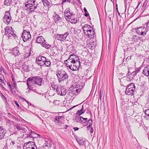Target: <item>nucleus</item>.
Segmentation results:
<instances>
[{"label": "nucleus", "instance_id": "obj_35", "mask_svg": "<svg viewBox=\"0 0 149 149\" xmlns=\"http://www.w3.org/2000/svg\"><path fill=\"white\" fill-rule=\"evenodd\" d=\"M44 65L47 67H49L51 65V62L48 59L46 58V61H45Z\"/></svg>", "mask_w": 149, "mask_h": 149}, {"label": "nucleus", "instance_id": "obj_32", "mask_svg": "<svg viewBox=\"0 0 149 149\" xmlns=\"http://www.w3.org/2000/svg\"><path fill=\"white\" fill-rule=\"evenodd\" d=\"M51 87L53 90L56 91V92L57 91V89L58 88V85H56L54 83H53L51 85Z\"/></svg>", "mask_w": 149, "mask_h": 149}, {"label": "nucleus", "instance_id": "obj_55", "mask_svg": "<svg viewBox=\"0 0 149 149\" xmlns=\"http://www.w3.org/2000/svg\"><path fill=\"white\" fill-rule=\"evenodd\" d=\"M45 146L46 147H47L49 146V143H48V142L47 141H45Z\"/></svg>", "mask_w": 149, "mask_h": 149}, {"label": "nucleus", "instance_id": "obj_23", "mask_svg": "<svg viewBox=\"0 0 149 149\" xmlns=\"http://www.w3.org/2000/svg\"><path fill=\"white\" fill-rule=\"evenodd\" d=\"M72 89L69 90V93H71L72 94H75L76 93H78L80 91V89H78L76 87H72Z\"/></svg>", "mask_w": 149, "mask_h": 149}, {"label": "nucleus", "instance_id": "obj_20", "mask_svg": "<svg viewBox=\"0 0 149 149\" xmlns=\"http://www.w3.org/2000/svg\"><path fill=\"white\" fill-rule=\"evenodd\" d=\"M82 28L84 34L89 31V30L93 29V28L91 26L87 24H85L82 27Z\"/></svg>", "mask_w": 149, "mask_h": 149}, {"label": "nucleus", "instance_id": "obj_64", "mask_svg": "<svg viewBox=\"0 0 149 149\" xmlns=\"http://www.w3.org/2000/svg\"><path fill=\"white\" fill-rule=\"evenodd\" d=\"M146 26L148 27H149V21L146 24Z\"/></svg>", "mask_w": 149, "mask_h": 149}, {"label": "nucleus", "instance_id": "obj_4", "mask_svg": "<svg viewBox=\"0 0 149 149\" xmlns=\"http://www.w3.org/2000/svg\"><path fill=\"white\" fill-rule=\"evenodd\" d=\"M36 42L40 43L42 46L46 49H48L51 47V45L46 43L47 42L42 36H38L37 38Z\"/></svg>", "mask_w": 149, "mask_h": 149}, {"label": "nucleus", "instance_id": "obj_10", "mask_svg": "<svg viewBox=\"0 0 149 149\" xmlns=\"http://www.w3.org/2000/svg\"><path fill=\"white\" fill-rule=\"evenodd\" d=\"M66 89L65 86H59L56 92L57 93L60 95L63 96L66 93Z\"/></svg>", "mask_w": 149, "mask_h": 149}, {"label": "nucleus", "instance_id": "obj_51", "mask_svg": "<svg viewBox=\"0 0 149 149\" xmlns=\"http://www.w3.org/2000/svg\"><path fill=\"white\" fill-rule=\"evenodd\" d=\"M2 71L4 73L5 69L2 66H0V72H2Z\"/></svg>", "mask_w": 149, "mask_h": 149}, {"label": "nucleus", "instance_id": "obj_38", "mask_svg": "<svg viewBox=\"0 0 149 149\" xmlns=\"http://www.w3.org/2000/svg\"><path fill=\"white\" fill-rule=\"evenodd\" d=\"M23 70L26 72L28 70V66L25 64H23L22 65Z\"/></svg>", "mask_w": 149, "mask_h": 149}, {"label": "nucleus", "instance_id": "obj_61", "mask_svg": "<svg viewBox=\"0 0 149 149\" xmlns=\"http://www.w3.org/2000/svg\"><path fill=\"white\" fill-rule=\"evenodd\" d=\"M84 10L85 13H88L87 11L86 8L84 7Z\"/></svg>", "mask_w": 149, "mask_h": 149}, {"label": "nucleus", "instance_id": "obj_30", "mask_svg": "<svg viewBox=\"0 0 149 149\" xmlns=\"http://www.w3.org/2000/svg\"><path fill=\"white\" fill-rule=\"evenodd\" d=\"M92 124L93 120L92 119H89L88 120V123H87L86 125H85V126L88 125V126L87 127V128L88 130H89L90 129V127H91V126H92Z\"/></svg>", "mask_w": 149, "mask_h": 149}, {"label": "nucleus", "instance_id": "obj_49", "mask_svg": "<svg viewBox=\"0 0 149 149\" xmlns=\"http://www.w3.org/2000/svg\"><path fill=\"white\" fill-rule=\"evenodd\" d=\"M145 113L147 116L149 117V109L146 110Z\"/></svg>", "mask_w": 149, "mask_h": 149}, {"label": "nucleus", "instance_id": "obj_40", "mask_svg": "<svg viewBox=\"0 0 149 149\" xmlns=\"http://www.w3.org/2000/svg\"><path fill=\"white\" fill-rule=\"evenodd\" d=\"M69 22L71 23L75 24L77 23V19L74 18L70 19Z\"/></svg>", "mask_w": 149, "mask_h": 149}, {"label": "nucleus", "instance_id": "obj_19", "mask_svg": "<svg viewBox=\"0 0 149 149\" xmlns=\"http://www.w3.org/2000/svg\"><path fill=\"white\" fill-rule=\"evenodd\" d=\"M85 34L87 36L88 38H92L94 37L95 33L93 29L87 32Z\"/></svg>", "mask_w": 149, "mask_h": 149}, {"label": "nucleus", "instance_id": "obj_47", "mask_svg": "<svg viewBox=\"0 0 149 149\" xmlns=\"http://www.w3.org/2000/svg\"><path fill=\"white\" fill-rule=\"evenodd\" d=\"M81 118H82V119L83 120H82V123H85L87 122V118H83V117L81 116Z\"/></svg>", "mask_w": 149, "mask_h": 149}, {"label": "nucleus", "instance_id": "obj_50", "mask_svg": "<svg viewBox=\"0 0 149 149\" xmlns=\"http://www.w3.org/2000/svg\"><path fill=\"white\" fill-rule=\"evenodd\" d=\"M3 77L2 75L1 74H0V81L3 83Z\"/></svg>", "mask_w": 149, "mask_h": 149}, {"label": "nucleus", "instance_id": "obj_43", "mask_svg": "<svg viewBox=\"0 0 149 149\" xmlns=\"http://www.w3.org/2000/svg\"><path fill=\"white\" fill-rule=\"evenodd\" d=\"M75 119L76 120V122H79L80 123H82V118H81V116L80 117L78 118H75Z\"/></svg>", "mask_w": 149, "mask_h": 149}, {"label": "nucleus", "instance_id": "obj_25", "mask_svg": "<svg viewBox=\"0 0 149 149\" xmlns=\"http://www.w3.org/2000/svg\"><path fill=\"white\" fill-rule=\"evenodd\" d=\"M72 87H76L78 89H80V91H81V89L83 88V86L79 82H76L74 83L72 85Z\"/></svg>", "mask_w": 149, "mask_h": 149}, {"label": "nucleus", "instance_id": "obj_33", "mask_svg": "<svg viewBox=\"0 0 149 149\" xmlns=\"http://www.w3.org/2000/svg\"><path fill=\"white\" fill-rule=\"evenodd\" d=\"M141 38L139 37H138L136 36H133L131 38L132 40L134 42H137L138 40H140Z\"/></svg>", "mask_w": 149, "mask_h": 149}, {"label": "nucleus", "instance_id": "obj_39", "mask_svg": "<svg viewBox=\"0 0 149 149\" xmlns=\"http://www.w3.org/2000/svg\"><path fill=\"white\" fill-rule=\"evenodd\" d=\"M8 115H9V116L10 117V118H12L13 120H18V118H17L15 116H14L12 114L9 113H8Z\"/></svg>", "mask_w": 149, "mask_h": 149}, {"label": "nucleus", "instance_id": "obj_52", "mask_svg": "<svg viewBox=\"0 0 149 149\" xmlns=\"http://www.w3.org/2000/svg\"><path fill=\"white\" fill-rule=\"evenodd\" d=\"M89 130H90V132L91 134L93 133V130L92 126H91V127H90V129Z\"/></svg>", "mask_w": 149, "mask_h": 149}, {"label": "nucleus", "instance_id": "obj_48", "mask_svg": "<svg viewBox=\"0 0 149 149\" xmlns=\"http://www.w3.org/2000/svg\"><path fill=\"white\" fill-rule=\"evenodd\" d=\"M141 3V2H138V4L137 6L136 7V9H135V10H134V11H136V12H137L138 10H139V9H138V7L139 6V5H140V4Z\"/></svg>", "mask_w": 149, "mask_h": 149}, {"label": "nucleus", "instance_id": "obj_37", "mask_svg": "<svg viewBox=\"0 0 149 149\" xmlns=\"http://www.w3.org/2000/svg\"><path fill=\"white\" fill-rule=\"evenodd\" d=\"M122 104L121 107L123 110L125 111L127 110L128 109V107H127V104H124L123 103Z\"/></svg>", "mask_w": 149, "mask_h": 149}, {"label": "nucleus", "instance_id": "obj_58", "mask_svg": "<svg viewBox=\"0 0 149 149\" xmlns=\"http://www.w3.org/2000/svg\"><path fill=\"white\" fill-rule=\"evenodd\" d=\"M78 64H79L78 62L76 61L73 64V65H74V66H75L76 65H78Z\"/></svg>", "mask_w": 149, "mask_h": 149}, {"label": "nucleus", "instance_id": "obj_8", "mask_svg": "<svg viewBox=\"0 0 149 149\" xmlns=\"http://www.w3.org/2000/svg\"><path fill=\"white\" fill-rule=\"evenodd\" d=\"M46 61L45 57L42 56H39L36 58L35 62L36 64L41 66L44 65L45 61Z\"/></svg>", "mask_w": 149, "mask_h": 149}, {"label": "nucleus", "instance_id": "obj_41", "mask_svg": "<svg viewBox=\"0 0 149 149\" xmlns=\"http://www.w3.org/2000/svg\"><path fill=\"white\" fill-rule=\"evenodd\" d=\"M62 116H56L55 118V120L56 121V123H59L60 122V121H59V120L62 118Z\"/></svg>", "mask_w": 149, "mask_h": 149}, {"label": "nucleus", "instance_id": "obj_18", "mask_svg": "<svg viewBox=\"0 0 149 149\" xmlns=\"http://www.w3.org/2000/svg\"><path fill=\"white\" fill-rule=\"evenodd\" d=\"M12 53L15 56L20 55L21 53L19 47H16L13 48L12 50Z\"/></svg>", "mask_w": 149, "mask_h": 149}, {"label": "nucleus", "instance_id": "obj_54", "mask_svg": "<svg viewBox=\"0 0 149 149\" xmlns=\"http://www.w3.org/2000/svg\"><path fill=\"white\" fill-rule=\"evenodd\" d=\"M66 1H68L70 3L71 2V0H63L62 4H63L64 3H65Z\"/></svg>", "mask_w": 149, "mask_h": 149}, {"label": "nucleus", "instance_id": "obj_13", "mask_svg": "<svg viewBox=\"0 0 149 149\" xmlns=\"http://www.w3.org/2000/svg\"><path fill=\"white\" fill-rule=\"evenodd\" d=\"M26 81L27 86L29 87L34 86L36 84L34 77L28 78Z\"/></svg>", "mask_w": 149, "mask_h": 149}, {"label": "nucleus", "instance_id": "obj_29", "mask_svg": "<svg viewBox=\"0 0 149 149\" xmlns=\"http://www.w3.org/2000/svg\"><path fill=\"white\" fill-rule=\"evenodd\" d=\"M54 19L55 23L57 22H60L61 21V18L58 15H55L54 17Z\"/></svg>", "mask_w": 149, "mask_h": 149}, {"label": "nucleus", "instance_id": "obj_62", "mask_svg": "<svg viewBox=\"0 0 149 149\" xmlns=\"http://www.w3.org/2000/svg\"><path fill=\"white\" fill-rule=\"evenodd\" d=\"M84 15L86 17H88L89 15V14L88 13H85L84 14Z\"/></svg>", "mask_w": 149, "mask_h": 149}, {"label": "nucleus", "instance_id": "obj_42", "mask_svg": "<svg viewBox=\"0 0 149 149\" xmlns=\"http://www.w3.org/2000/svg\"><path fill=\"white\" fill-rule=\"evenodd\" d=\"M33 86L32 87H28L27 89H28L29 90V92L30 91H32L34 92L37 93V90L36 89H34L33 88Z\"/></svg>", "mask_w": 149, "mask_h": 149}, {"label": "nucleus", "instance_id": "obj_45", "mask_svg": "<svg viewBox=\"0 0 149 149\" xmlns=\"http://www.w3.org/2000/svg\"><path fill=\"white\" fill-rule=\"evenodd\" d=\"M85 110L84 111H82L81 110H80L77 111L76 113V114L79 115H80L81 114L84 113V112Z\"/></svg>", "mask_w": 149, "mask_h": 149}, {"label": "nucleus", "instance_id": "obj_56", "mask_svg": "<svg viewBox=\"0 0 149 149\" xmlns=\"http://www.w3.org/2000/svg\"><path fill=\"white\" fill-rule=\"evenodd\" d=\"M102 92L100 90V98L101 99L102 97Z\"/></svg>", "mask_w": 149, "mask_h": 149}, {"label": "nucleus", "instance_id": "obj_57", "mask_svg": "<svg viewBox=\"0 0 149 149\" xmlns=\"http://www.w3.org/2000/svg\"><path fill=\"white\" fill-rule=\"evenodd\" d=\"M15 104L19 107H19V105L18 103L16 101H15L14 102Z\"/></svg>", "mask_w": 149, "mask_h": 149}, {"label": "nucleus", "instance_id": "obj_21", "mask_svg": "<svg viewBox=\"0 0 149 149\" xmlns=\"http://www.w3.org/2000/svg\"><path fill=\"white\" fill-rule=\"evenodd\" d=\"M41 3H40L39 4H36L35 6H34V8H32V10L34 11L35 10V11L37 13L41 12L42 11L41 8L42 7H40V4Z\"/></svg>", "mask_w": 149, "mask_h": 149}, {"label": "nucleus", "instance_id": "obj_17", "mask_svg": "<svg viewBox=\"0 0 149 149\" xmlns=\"http://www.w3.org/2000/svg\"><path fill=\"white\" fill-rule=\"evenodd\" d=\"M76 61L74 60H73L70 59V58H68L67 60H66L64 61V63L69 68L70 66H72V64H73Z\"/></svg>", "mask_w": 149, "mask_h": 149}, {"label": "nucleus", "instance_id": "obj_2", "mask_svg": "<svg viewBox=\"0 0 149 149\" xmlns=\"http://www.w3.org/2000/svg\"><path fill=\"white\" fill-rule=\"evenodd\" d=\"M56 75L59 83L65 81L68 78V74L65 71L62 70L58 71Z\"/></svg>", "mask_w": 149, "mask_h": 149}, {"label": "nucleus", "instance_id": "obj_24", "mask_svg": "<svg viewBox=\"0 0 149 149\" xmlns=\"http://www.w3.org/2000/svg\"><path fill=\"white\" fill-rule=\"evenodd\" d=\"M143 73L145 76H149V65H147L144 67L143 70Z\"/></svg>", "mask_w": 149, "mask_h": 149}, {"label": "nucleus", "instance_id": "obj_7", "mask_svg": "<svg viewBox=\"0 0 149 149\" xmlns=\"http://www.w3.org/2000/svg\"><path fill=\"white\" fill-rule=\"evenodd\" d=\"M22 37L23 40L24 42L30 40L31 39V35L29 31H27L25 30H24L22 35Z\"/></svg>", "mask_w": 149, "mask_h": 149}, {"label": "nucleus", "instance_id": "obj_36", "mask_svg": "<svg viewBox=\"0 0 149 149\" xmlns=\"http://www.w3.org/2000/svg\"><path fill=\"white\" fill-rule=\"evenodd\" d=\"M136 75L135 72H132L130 74L128 75V77L130 79H134L135 76Z\"/></svg>", "mask_w": 149, "mask_h": 149}, {"label": "nucleus", "instance_id": "obj_3", "mask_svg": "<svg viewBox=\"0 0 149 149\" xmlns=\"http://www.w3.org/2000/svg\"><path fill=\"white\" fill-rule=\"evenodd\" d=\"M135 90L134 84L131 83L127 85L126 88L125 94L128 95H133Z\"/></svg>", "mask_w": 149, "mask_h": 149}, {"label": "nucleus", "instance_id": "obj_60", "mask_svg": "<svg viewBox=\"0 0 149 149\" xmlns=\"http://www.w3.org/2000/svg\"><path fill=\"white\" fill-rule=\"evenodd\" d=\"M73 129H74L75 131L78 130L79 129V128L77 127H74L73 128Z\"/></svg>", "mask_w": 149, "mask_h": 149}, {"label": "nucleus", "instance_id": "obj_63", "mask_svg": "<svg viewBox=\"0 0 149 149\" xmlns=\"http://www.w3.org/2000/svg\"><path fill=\"white\" fill-rule=\"evenodd\" d=\"M147 1H145L143 3V6H146V5H147Z\"/></svg>", "mask_w": 149, "mask_h": 149}, {"label": "nucleus", "instance_id": "obj_5", "mask_svg": "<svg viewBox=\"0 0 149 149\" xmlns=\"http://www.w3.org/2000/svg\"><path fill=\"white\" fill-rule=\"evenodd\" d=\"M64 15L66 20L68 21H69L70 19L74 18L73 16H74V14H73V12L70 11L69 8H67L65 10Z\"/></svg>", "mask_w": 149, "mask_h": 149}, {"label": "nucleus", "instance_id": "obj_28", "mask_svg": "<svg viewBox=\"0 0 149 149\" xmlns=\"http://www.w3.org/2000/svg\"><path fill=\"white\" fill-rule=\"evenodd\" d=\"M78 64L79 65V64ZM80 65H77L75 66H74V65H72V66L71 65L69 68L73 71H76L79 69Z\"/></svg>", "mask_w": 149, "mask_h": 149}, {"label": "nucleus", "instance_id": "obj_26", "mask_svg": "<svg viewBox=\"0 0 149 149\" xmlns=\"http://www.w3.org/2000/svg\"><path fill=\"white\" fill-rule=\"evenodd\" d=\"M69 58H70V59L73 60H74L77 62H78L79 64L80 65V62L79 61V58L77 56L74 54H72L69 56Z\"/></svg>", "mask_w": 149, "mask_h": 149}, {"label": "nucleus", "instance_id": "obj_22", "mask_svg": "<svg viewBox=\"0 0 149 149\" xmlns=\"http://www.w3.org/2000/svg\"><path fill=\"white\" fill-rule=\"evenodd\" d=\"M34 77L36 84H37L39 86H41L42 83V79L39 76H35Z\"/></svg>", "mask_w": 149, "mask_h": 149}, {"label": "nucleus", "instance_id": "obj_59", "mask_svg": "<svg viewBox=\"0 0 149 149\" xmlns=\"http://www.w3.org/2000/svg\"><path fill=\"white\" fill-rule=\"evenodd\" d=\"M73 33L74 34H76L78 33L77 30V29H74Z\"/></svg>", "mask_w": 149, "mask_h": 149}, {"label": "nucleus", "instance_id": "obj_15", "mask_svg": "<svg viewBox=\"0 0 149 149\" xmlns=\"http://www.w3.org/2000/svg\"><path fill=\"white\" fill-rule=\"evenodd\" d=\"M27 136L28 138H32L33 141H34V139L39 137L40 135L36 134L34 132L31 131L29 134H27Z\"/></svg>", "mask_w": 149, "mask_h": 149}, {"label": "nucleus", "instance_id": "obj_34", "mask_svg": "<svg viewBox=\"0 0 149 149\" xmlns=\"http://www.w3.org/2000/svg\"><path fill=\"white\" fill-rule=\"evenodd\" d=\"M6 132V130H4L2 132H0V140L2 139L5 136Z\"/></svg>", "mask_w": 149, "mask_h": 149}, {"label": "nucleus", "instance_id": "obj_6", "mask_svg": "<svg viewBox=\"0 0 149 149\" xmlns=\"http://www.w3.org/2000/svg\"><path fill=\"white\" fill-rule=\"evenodd\" d=\"M148 29L146 27L142 26L137 28L136 29L137 33L141 36H145L148 31Z\"/></svg>", "mask_w": 149, "mask_h": 149}, {"label": "nucleus", "instance_id": "obj_14", "mask_svg": "<svg viewBox=\"0 0 149 149\" xmlns=\"http://www.w3.org/2000/svg\"><path fill=\"white\" fill-rule=\"evenodd\" d=\"M35 2L36 0H31L28 1L27 2L28 3L25 4V6L26 7L29 8L30 11H33L31 8H34L35 6L36 5Z\"/></svg>", "mask_w": 149, "mask_h": 149}, {"label": "nucleus", "instance_id": "obj_53", "mask_svg": "<svg viewBox=\"0 0 149 149\" xmlns=\"http://www.w3.org/2000/svg\"><path fill=\"white\" fill-rule=\"evenodd\" d=\"M4 130H6L3 126L0 127V132L3 131Z\"/></svg>", "mask_w": 149, "mask_h": 149}, {"label": "nucleus", "instance_id": "obj_27", "mask_svg": "<svg viewBox=\"0 0 149 149\" xmlns=\"http://www.w3.org/2000/svg\"><path fill=\"white\" fill-rule=\"evenodd\" d=\"M42 1V3L45 6H47L49 7L51 6V3L47 0H41Z\"/></svg>", "mask_w": 149, "mask_h": 149}, {"label": "nucleus", "instance_id": "obj_1", "mask_svg": "<svg viewBox=\"0 0 149 149\" xmlns=\"http://www.w3.org/2000/svg\"><path fill=\"white\" fill-rule=\"evenodd\" d=\"M5 34L7 35L9 38L14 39L16 41L19 40V36L16 35L15 31L11 27L7 26L5 28Z\"/></svg>", "mask_w": 149, "mask_h": 149}, {"label": "nucleus", "instance_id": "obj_46", "mask_svg": "<svg viewBox=\"0 0 149 149\" xmlns=\"http://www.w3.org/2000/svg\"><path fill=\"white\" fill-rule=\"evenodd\" d=\"M141 68L140 67H139L138 68H137L134 71V72H135L136 74V75L137 74L140 72V70Z\"/></svg>", "mask_w": 149, "mask_h": 149}, {"label": "nucleus", "instance_id": "obj_11", "mask_svg": "<svg viewBox=\"0 0 149 149\" xmlns=\"http://www.w3.org/2000/svg\"><path fill=\"white\" fill-rule=\"evenodd\" d=\"M11 19L10 14L8 11L5 12L4 17L3 18V20L4 23L7 24H9Z\"/></svg>", "mask_w": 149, "mask_h": 149}, {"label": "nucleus", "instance_id": "obj_44", "mask_svg": "<svg viewBox=\"0 0 149 149\" xmlns=\"http://www.w3.org/2000/svg\"><path fill=\"white\" fill-rule=\"evenodd\" d=\"M14 126L15 127V128L17 129L18 130H22V128L18 125H14Z\"/></svg>", "mask_w": 149, "mask_h": 149}, {"label": "nucleus", "instance_id": "obj_12", "mask_svg": "<svg viewBox=\"0 0 149 149\" xmlns=\"http://www.w3.org/2000/svg\"><path fill=\"white\" fill-rule=\"evenodd\" d=\"M68 35V32H66L63 34L55 35H56V36H55L57 39L60 41H63L66 39V37Z\"/></svg>", "mask_w": 149, "mask_h": 149}, {"label": "nucleus", "instance_id": "obj_16", "mask_svg": "<svg viewBox=\"0 0 149 149\" xmlns=\"http://www.w3.org/2000/svg\"><path fill=\"white\" fill-rule=\"evenodd\" d=\"M76 139L78 144L80 145L86 146V140L85 138L81 137H77Z\"/></svg>", "mask_w": 149, "mask_h": 149}, {"label": "nucleus", "instance_id": "obj_9", "mask_svg": "<svg viewBox=\"0 0 149 149\" xmlns=\"http://www.w3.org/2000/svg\"><path fill=\"white\" fill-rule=\"evenodd\" d=\"M24 145V149H38L34 143L33 142H29L26 144L25 143Z\"/></svg>", "mask_w": 149, "mask_h": 149}, {"label": "nucleus", "instance_id": "obj_31", "mask_svg": "<svg viewBox=\"0 0 149 149\" xmlns=\"http://www.w3.org/2000/svg\"><path fill=\"white\" fill-rule=\"evenodd\" d=\"M87 45L88 46V47L91 50H93L94 49L95 46V45L93 44V42L89 43Z\"/></svg>", "mask_w": 149, "mask_h": 149}]
</instances>
